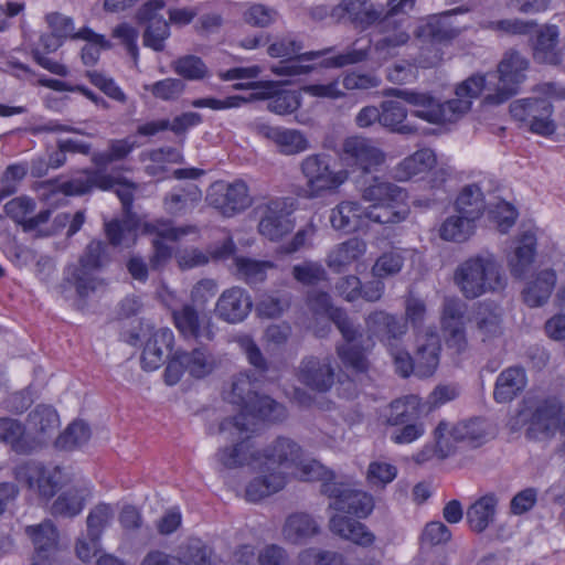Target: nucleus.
<instances>
[{
  "label": "nucleus",
  "mask_w": 565,
  "mask_h": 565,
  "mask_svg": "<svg viewBox=\"0 0 565 565\" xmlns=\"http://www.w3.org/2000/svg\"><path fill=\"white\" fill-rule=\"evenodd\" d=\"M454 282L466 299L501 291L507 284L501 265L490 253L478 254L459 264Z\"/></svg>",
  "instance_id": "obj_2"
},
{
  "label": "nucleus",
  "mask_w": 565,
  "mask_h": 565,
  "mask_svg": "<svg viewBox=\"0 0 565 565\" xmlns=\"http://www.w3.org/2000/svg\"><path fill=\"white\" fill-rule=\"evenodd\" d=\"M138 147L137 142L130 137L124 139H111L105 151L93 156V162L98 168H106L108 164L126 159L132 150Z\"/></svg>",
  "instance_id": "obj_54"
},
{
  "label": "nucleus",
  "mask_w": 565,
  "mask_h": 565,
  "mask_svg": "<svg viewBox=\"0 0 565 565\" xmlns=\"http://www.w3.org/2000/svg\"><path fill=\"white\" fill-rule=\"evenodd\" d=\"M113 515L114 511L109 504L100 503L96 505L87 516V537L99 540Z\"/></svg>",
  "instance_id": "obj_62"
},
{
  "label": "nucleus",
  "mask_w": 565,
  "mask_h": 565,
  "mask_svg": "<svg viewBox=\"0 0 565 565\" xmlns=\"http://www.w3.org/2000/svg\"><path fill=\"white\" fill-rule=\"evenodd\" d=\"M461 8L446 11L438 15H431L426 24L422 25L417 35L431 43L446 44L451 42L460 34V28L450 23L449 18L458 12H463Z\"/></svg>",
  "instance_id": "obj_32"
},
{
  "label": "nucleus",
  "mask_w": 565,
  "mask_h": 565,
  "mask_svg": "<svg viewBox=\"0 0 565 565\" xmlns=\"http://www.w3.org/2000/svg\"><path fill=\"white\" fill-rule=\"evenodd\" d=\"M120 178H115L100 170L92 171L86 177L75 178L68 181L58 182L57 179L43 181L40 188L49 193H63L64 195H82L89 192L94 186L102 190H111L119 183Z\"/></svg>",
  "instance_id": "obj_18"
},
{
  "label": "nucleus",
  "mask_w": 565,
  "mask_h": 565,
  "mask_svg": "<svg viewBox=\"0 0 565 565\" xmlns=\"http://www.w3.org/2000/svg\"><path fill=\"white\" fill-rule=\"evenodd\" d=\"M174 327L186 341L203 344L215 339V324L206 310L184 303L172 311Z\"/></svg>",
  "instance_id": "obj_13"
},
{
  "label": "nucleus",
  "mask_w": 565,
  "mask_h": 565,
  "mask_svg": "<svg viewBox=\"0 0 565 565\" xmlns=\"http://www.w3.org/2000/svg\"><path fill=\"white\" fill-rule=\"evenodd\" d=\"M362 199L372 204L366 207V220L381 225H395L404 222L409 214L406 191L380 177L362 190Z\"/></svg>",
  "instance_id": "obj_3"
},
{
  "label": "nucleus",
  "mask_w": 565,
  "mask_h": 565,
  "mask_svg": "<svg viewBox=\"0 0 565 565\" xmlns=\"http://www.w3.org/2000/svg\"><path fill=\"white\" fill-rule=\"evenodd\" d=\"M210 203L225 215L244 211L252 204L246 183L237 180L231 184H216L207 195Z\"/></svg>",
  "instance_id": "obj_23"
},
{
  "label": "nucleus",
  "mask_w": 565,
  "mask_h": 565,
  "mask_svg": "<svg viewBox=\"0 0 565 565\" xmlns=\"http://www.w3.org/2000/svg\"><path fill=\"white\" fill-rule=\"evenodd\" d=\"M89 438L90 429L88 425L82 420H76L57 437L56 446L61 449L71 450L84 445Z\"/></svg>",
  "instance_id": "obj_60"
},
{
  "label": "nucleus",
  "mask_w": 565,
  "mask_h": 565,
  "mask_svg": "<svg viewBox=\"0 0 565 565\" xmlns=\"http://www.w3.org/2000/svg\"><path fill=\"white\" fill-rule=\"evenodd\" d=\"M260 220L258 232L269 241L277 242L294 230L291 210L286 199L277 198L258 206Z\"/></svg>",
  "instance_id": "obj_17"
},
{
  "label": "nucleus",
  "mask_w": 565,
  "mask_h": 565,
  "mask_svg": "<svg viewBox=\"0 0 565 565\" xmlns=\"http://www.w3.org/2000/svg\"><path fill=\"white\" fill-rule=\"evenodd\" d=\"M365 326L371 335L379 338L388 348L395 345L407 330V324L403 319L397 318L383 310L371 312L365 318Z\"/></svg>",
  "instance_id": "obj_28"
},
{
  "label": "nucleus",
  "mask_w": 565,
  "mask_h": 565,
  "mask_svg": "<svg viewBox=\"0 0 565 565\" xmlns=\"http://www.w3.org/2000/svg\"><path fill=\"white\" fill-rule=\"evenodd\" d=\"M76 38L87 41V44L83 46L81 54L83 63L87 66H93L98 62L102 50H108L111 47L110 41L88 28L79 30Z\"/></svg>",
  "instance_id": "obj_55"
},
{
  "label": "nucleus",
  "mask_w": 565,
  "mask_h": 565,
  "mask_svg": "<svg viewBox=\"0 0 565 565\" xmlns=\"http://www.w3.org/2000/svg\"><path fill=\"white\" fill-rule=\"evenodd\" d=\"M329 529L333 534L363 547L371 546L375 541V535L365 524L344 515H333Z\"/></svg>",
  "instance_id": "obj_35"
},
{
  "label": "nucleus",
  "mask_w": 565,
  "mask_h": 565,
  "mask_svg": "<svg viewBox=\"0 0 565 565\" xmlns=\"http://www.w3.org/2000/svg\"><path fill=\"white\" fill-rule=\"evenodd\" d=\"M87 494L88 489L86 488L68 489L53 502L51 508L52 514L65 518L77 515L84 508V501Z\"/></svg>",
  "instance_id": "obj_49"
},
{
  "label": "nucleus",
  "mask_w": 565,
  "mask_h": 565,
  "mask_svg": "<svg viewBox=\"0 0 565 565\" xmlns=\"http://www.w3.org/2000/svg\"><path fill=\"white\" fill-rule=\"evenodd\" d=\"M178 561L185 565H209L210 551L201 540L191 539L181 546Z\"/></svg>",
  "instance_id": "obj_61"
},
{
  "label": "nucleus",
  "mask_w": 565,
  "mask_h": 565,
  "mask_svg": "<svg viewBox=\"0 0 565 565\" xmlns=\"http://www.w3.org/2000/svg\"><path fill=\"white\" fill-rule=\"evenodd\" d=\"M319 533V525L308 513L298 512L289 515L282 526V535L286 541L300 543Z\"/></svg>",
  "instance_id": "obj_43"
},
{
  "label": "nucleus",
  "mask_w": 565,
  "mask_h": 565,
  "mask_svg": "<svg viewBox=\"0 0 565 565\" xmlns=\"http://www.w3.org/2000/svg\"><path fill=\"white\" fill-rule=\"evenodd\" d=\"M526 384V376L521 367H508L497 377L493 397L499 403L512 401Z\"/></svg>",
  "instance_id": "obj_42"
},
{
  "label": "nucleus",
  "mask_w": 565,
  "mask_h": 565,
  "mask_svg": "<svg viewBox=\"0 0 565 565\" xmlns=\"http://www.w3.org/2000/svg\"><path fill=\"white\" fill-rule=\"evenodd\" d=\"M110 263L108 245L98 239L90 241L82 252L77 264L67 267V280L75 287L81 298L95 292L104 282L97 276Z\"/></svg>",
  "instance_id": "obj_6"
},
{
  "label": "nucleus",
  "mask_w": 565,
  "mask_h": 565,
  "mask_svg": "<svg viewBox=\"0 0 565 565\" xmlns=\"http://www.w3.org/2000/svg\"><path fill=\"white\" fill-rule=\"evenodd\" d=\"M556 433L565 434L563 403L557 398H547L533 412L526 436L531 439L552 438Z\"/></svg>",
  "instance_id": "obj_15"
},
{
  "label": "nucleus",
  "mask_w": 565,
  "mask_h": 565,
  "mask_svg": "<svg viewBox=\"0 0 565 565\" xmlns=\"http://www.w3.org/2000/svg\"><path fill=\"white\" fill-rule=\"evenodd\" d=\"M530 60L515 49L507 50L497 65L498 84L494 93L483 98V104L498 106L515 96L526 79Z\"/></svg>",
  "instance_id": "obj_7"
},
{
  "label": "nucleus",
  "mask_w": 565,
  "mask_h": 565,
  "mask_svg": "<svg viewBox=\"0 0 565 565\" xmlns=\"http://www.w3.org/2000/svg\"><path fill=\"white\" fill-rule=\"evenodd\" d=\"M341 159L351 168L362 173H370L386 160L385 152L370 138L351 136L343 140Z\"/></svg>",
  "instance_id": "obj_14"
},
{
  "label": "nucleus",
  "mask_w": 565,
  "mask_h": 565,
  "mask_svg": "<svg viewBox=\"0 0 565 565\" xmlns=\"http://www.w3.org/2000/svg\"><path fill=\"white\" fill-rule=\"evenodd\" d=\"M256 383L257 379L254 376V373L241 372L232 376L228 388L224 391V398L228 403L241 407V413L234 417L225 418L220 424L221 433L227 431L234 435L235 431L237 435H241L252 431L249 424L246 422L245 411L250 407L252 402L258 395Z\"/></svg>",
  "instance_id": "obj_10"
},
{
  "label": "nucleus",
  "mask_w": 565,
  "mask_h": 565,
  "mask_svg": "<svg viewBox=\"0 0 565 565\" xmlns=\"http://www.w3.org/2000/svg\"><path fill=\"white\" fill-rule=\"evenodd\" d=\"M143 88L158 99L174 100L184 92L185 84L180 78L169 77L150 85H145Z\"/></svg>",
  "instance_id": "obj_63"
},
{
  "label": "nucleus",
  "mask_w": 565,
  "mask_h": 565,
  "mask_svg": "<svg viewBox=\"0 0 565 565\" xmlns=\"http://www.w3.org/2000/svg\"><path fill=\"white\" fill-rule=\"evenodd\" d=\"M473 222L475 220H470L460 213L448 216L439 227V236L447 242H465L473 233Z\"/></svg>",
  "instance_id": "obj_51"
},
{
  "label": "nucleus",
  "mask_w": 565,
  "mask_h": 565,
  "mask_svg": "<svg viewBox=\"0 0 565 565\" xmlns=\"http://www.w3.org/2000/svg\"><path fill=\"white\" fill-rule=\"evenodd\" d=\"M247 434L248 433H243L237 435V433L234 431L233 435L230 433L233 438L238 437L242 438V440L232 447H224L218 450L216 456L222 466L228 469H233L249 465L253 466V468L258 472L260 452L254 451V446L250 443L249 436Z\"/></svg>",
  "instance_id": "obj_29"
},
{
  "label": "nucleus",
  "mask_w": 565,
  "mask_h": 565,
  "mask_svg": "<svg viewBox=\"0 0 565 565\" xmlns=\"http://www.w3.org/2000/svg\"><path fill=\"white\" fill-rule=\"evenodd\" d=\"M366 252L363 239L352 237L335 245L327 257L328 267L334 273L344 271L350 265L358 262Z\"/></svg>",
  "instance_id": "obj_37"
},
{
  "label": "nucleus",
  "mask_w": 565,
  "mask_h": 565,
  "mask_svg": "<svg viewBox=\"0 0 565 565\" xmlns=\"http://www.w3.org/2000/svg\"><path fill=\"white\" fill-rule=\"evenodd\" d=\"M436 163V156L431 149L417 150L406 157L392 170L395 180L404 182L430 170Z\"/></svg>",
  "instance_id": "obj_41"
},
{
  "label": "nucleus",
  "mask_w": 565,
  "mask_h": 565,
  "mask_svg": "<svg viewBox=\"0 0 565 565\" xmlns=\"http://www.w3.org/2000/svg\"><path fill=\"white\" fill-rule=\"evenodd\" d=\"M170 36L169 23L163 20H156L148 24L143 32V45L156 52L164 50V42Z\"/></svg>",
  "instance_id": "obj_64"
},
{
  "label": "nucleus",
  "mask_w": 565,
  "mask_h": 565,
  "mask_svg": "<svg viewBox=\"0 0 565 565\" xmlns=\"http://www.w3.org/2000/svg\"><path fill=\"white\" fill-rule=\"evenodd\" d=\"M458 213L470 220H478L484 212L486 203L480 188L476 184L462 189L456 201Z\"/></svg>",
  "instance_id": "obj_50"
},
{
  "label": "nucleus",
  "mask_w": 565,
  "mask_h": 565,
  "mask_svg": "<svg viewBox=\"0 0 565 565\" xmlns=\"http://www.w3.org/2000/svg\"><path fill=\"white\" fill-rule=\"evenodd\" d=\"M407 117L406 108L396 100H384L381 103V126L392 132L401 135H414L416 127L404 124Z\"/></svg>",
  "instance_id": "obj_46"
},
{
  "label": "nucleus",
  "mask_w": 565,
  "mask_h": 565,
  "mask_svg": "<svg viewBox=\"0 0 565 565\" xmlns=\"http://www.w3.org/2000/svg\"><path fill=\"white\" fill-rule=\"evenodd\" d=\"M17 481L24 483L29 489L36 488L39 494L50 499L60 489L63 473L60 467L45 468L38 461H25L13 470Z\"/></svg>",
  "instance_id": "obj_16"
},
{
  "label": "nucleus",
  "mask_w": 565,
  "mask_h": 565,
  "mask_svg": "<svg viewBox=\"0 0 565 565\" xmlns=\"http://www.w3.org/2000/svg\"><path fill=\"white\" fill-rule=\"evenodd\" d=\"M356 42L353 46L348 49L343 53L329 56L335 51L334 46L324 47L319 51H310L302 53L303 43L302 41L292 33H288L281 36H276L274 41L267 47V54L275 58H285L298 56L306 61H313L319 57H323L320 62V66L324 68H341L344 66L358 64L366 60L369 49L355 47Z\"/></svg>",
  "instance_id": "obj_4"
},
{
  "label": "nucleus",
  "mask_w": 565,
  "mask_h": 565,
  "mask_svg": "<svg viewBox=\"0 0 565 565\" xmlns=\"http://www.w3.org/2000/svg\"><path fill=\"white\" fill-rule=\"evenodd\" d=\"M296 376L300 383L312 391L318 393L330 391L335 376L332 358L305 356L297 367Z\"/></svg>",
  "instance_id": "obj_20"
},
{
  "label": "nucleus",
  "mask_w": 565,
  "mask_h": 565,
  "mask_svg": "<svg viewBox=\"0 0 565 565\" xmlns=\"http://www.w3.org/2000/svg\"><path fill=\"white\" fill-rule=\"evenodd\" d=\"M436 452L445 459L456 452V444L462 443L469 447L481 446L487 438L486 422L479 418L449 424L441 420L434 430Z\"/></svg>",
  "instance_id": "obj_9"
},
{
  "label": "nucleus",
  "mask_w": 565,
  "mask_h": 565,
  "mask_svg": "<svg viewBox=\"0 0 565 565\" xmlns=\"http://www.w3.org/2000/svg\"><path fill=\"white\" fill-rule=\"evenodd\" d=\"M302 457L303 450L298 443L288 437H277L260 452L258 476L246 486V500L258 502L284 489L286 470L297 468Z\"/></svg>",
  "instance_id": "obj_1"
},
{
  "label": "nucleus",
  "mask_w": 565,
  "mask_h": 565,
  "mask_svg": "<svg viewBox=\"0 0 565 565\" xmlns=\"http://www.w3.org/2000/svg\"><path fill=\"white\" fill-rule=\"evenodd\" d=\"M175 74L188 81H200L207 76L209 68L203 60L195 55H184L171 62Z\"/></svg>",
  "instance_id": "obj_57"
},
{
  "label": "nucleus",
  "mask_w": 565,
  "mask_h": 565,
  "mask_svg": "<svg viewBox=\"0 0 565 565\" xmlns=\"http://www.w3.org/2000/svg\"><path fill=\"white\" fill-rule=\"evenodd\" d=\"M252 308L253 300L248 291L241 287H232L218 297L215 313L227 323H238L249 315Z\"/></svg>",
  "instance_id": "obj_27"
},
{
  "label": "nucleus",
  "mask_w": 565,
  "mask_h": 565,
  "mask_svg": "<svg viewBox=\"0 0 565 565\" xmlns=\"http://www.w3.org/2000/svg\"><path fill=\"white\" fill-rule=\"evenodd\" d=\"M511 116L531 132L551 136L556 130L552 119L553 105L546 98H522L510 104Z\"/></svg>",
  "instance_id": "obj_11"
},
{
  "label": "nucleus",
  "mask_w": 565,
  "mask_h": 565,
  "mask_svg": "<svg viewBox=\"0 0 565 565\" xmlns=\"http://www.w3.org/2000/svg\"><path fill=\"white\" fill-rule=\"evenodd\" d=\"M247 415L270 423H279L285 420L288 414L286 407L270 396L257 395L250 407L245 411L246 422L250 425Z\"/></svg>",
  "instance_id": "obj_47"
},
{
  "label": "nucleus",
  "mask_w": 565,
  "mask_h": 565,
  "mask_svg": "<svg viewBox=\"0 0 565 565\" xmlns=\"http://www.w3.org/2000/svg\"><path fill=\"white\" fill-rule=\"evenodd\" d=\"M536 237L531 231L524 232L519 238L514 254L509 258L511 275L521 278L534 260Z\"/></svg>",
  "instance_id": "obj_44"
},
{
  "label": "nucleus",
  "mask_w": 565,
  "mask_h": 565,
  "mask_svg": "<svg viewBox=\"0 0 565 565\" xmlns=\"http://www.w3.org/2000/svg\"><path fill=\"white\" fill-rule=\"evenodd\" d=\"M181 354L186 364V372L194 379L207 376L215 367L214 355L203 345L190 352L181 351Z\"/></svg>",
  "instance_id": "obj_48"
},
{
  "label": "nucleus",
  "mask_w": 565,
  "mask_h": 565,
  "mask_svg": "<svg viewBox=\"0 0 565 565\" xmlns=\"http://www.w3.org/2000/svg\"><path fill=\"white\" fill-rule=\"evenodd\" d=\"M279 18L278 11L263 3H250L242 13L243 21L254 28H268Z\"/></svg>",
  "instance_id": "obj_58"
},
{
  "label": "nucleus",
  "mask_w": 565,
  "mask_h": 565,
  "mask_svg": "<svg viewBox=\"0 0 565 565\" xmlns=\"http://www.w3.org/2000/svg\"><path fill=\"white\" fill-rule=\"evenodd\" d=\"M202 193L196 185L181 189L167 194L163 199V206L168 214L183 216L190 213L201 201Z\"/></svg>",
  "instance_id": "obj_45"
},
{
  "label": "nucleus",
  "mask_w": 565,
  "mask_h": 565,
  "mask_svg": "<svg viewBox=\"0 0 565 565\" xmlns=\"http://www.w3.org/2000/svg\"><path fill=\"white\" fill-rule=\"evenodd\" d=\"M174 342L173 332L163 328L156 331L147 341L141 354L143 370L153 371L162 365L164 358L171 352Z\"/></svg>",
  "instance_id": "obj_34"
},
{
  "label": "nucleus",
  "mask_w": 565,
  "mask_h": 565,
  "mask_svg": "<svg viewBox=\"0 0 565 565\" xmlns=\"http://www.w3.org/2000/svg\"><path fill=\"white\" fill-rule=\"evenodd\" d=\"M337 354L343 366L355 375L366 374L371 363L365 350L356 344H339L335 348Z\"/></svg>",
  "instance_id": "obj_53"
},
{
  "label": "nucleus",
  "mask_w": 565,
  "mask_h": 565,
  "mask_svg": "<svg viewBox=\"0 0 565 565\" xmlns=\"http://www.w3.org/2000/svg\"><path fill=\"white\" fill-rule=\"evenodd\" d=\"M28 424L31 429V438L38 441V448H40L56 434L60 419L53 407L38 405L28 415Z\"/></svg>",
  "instance_id": "obj_31"
},
{
  "label": "nucleus",
  "mask_w": 565,
  "mask_h": 565,
  "mask_svg": "<svg viewBox=\"0 0 565 565\" xmlns=\"http://www.w3.org/2000/svg\"><path fill=\"white\" fill-rule=\"evenodd\" d=\"M532 57L536 64L561 66L564 52L559 47V30L555 24L541 26L532 41Z\"/></svg>",
  "instance_id": "obj_24"
},
{
  "label": "nucleus",
  "mask_w": 565,
  "mask_h": 565,
  "mask_svg": "<svg viewBox=\"0 0 565 565\" xmlns=\"http://www.w3.org/2000/svg\"><path fill=\"white\" fill-rule=\"evenodd\" d=\"M320 492L331 500L330 509L360 519L366 518L374 509L373 497L349 483L324 482L321 483Z\"/></svg>",
  "instance_id": "obj_12"
},
{
  "label": "nucleus",
  "mask_w": 565,
  "mask_h": 565,
  "mask_svg": "<svg viewBox=\"0 0 565 565\" xmlns=\"http://www.w3.org/2000/svg\"><path fill=\"white\" fill-rule=\"evenodd\" d=\"M440 340L436 333H427L418 340L415 352L416 376H431L439 364Z\"/></svg>",
  "instance_id": "obj_39"
},
{
  "label": "nucleus",
  "mask_w": 565,
  "mask_h": 565,
  "mask_svg": "<svg viewBox=\"0 0 565 565\" xmlns=\"http://www.w3.org/2000/svg\"><path fill=\"white\" fill-rule=\"evenodd\" d=\"M252 129L259 137L271 141L285 156H295L310 149L308 138L300 130L274 127L260 121L252 124Z\"/></svg>",
  "instance_id": "obj_22"
},
{
  "label": "nucleus",
  "mask_w": 565,
  "mask_h": 565,
  "mask_svg": "<svg viewBox=\"0 0 565 565\" xmlns=\"http://www.w3.org/2000/svg\"><path fill=\"white\" fill-rule=\"evenodd\" d=\"M401 12H391V8L377 21L379 30L383 34L375 44V51L387 57L395 54V50L405 45L411 36L407 28L404 26L406 19H395Z\"/></svg>",
  "instance_id": "obj_25"
},
{
  "label": "nucleus",
  "mask_w": 565,
  "mask_h": 565,
  "mask_svg": "<svg viewBox=\"0 0 565 565\" xmlns=\"http://www.w3.org/2000/svg\"><path fill=\"white\" fill-rule=\"evenodd\" d=\"M0 441L19 455H29L38 449V441L31 438L24 425L11 417H0Z\"/></svg>",
  "instance_id": "obj_33"
},
{
  "label": "nucleus",
  "mask_w": 565,
  "mask_h": 565,
  "mask_svg": "<svg viewBox=\"0 0 565 565\" xmlns=\"http://www.w3.org/2000/svg\"><path fill=\"white\" fill-rule=\"evenodd\" d=\"M498 497L489 492L475 501L467 510V523L476 533L484 532L493 523L497 514Z\"/></svg>",
  "instance_id": "obj_38"
},
{
  "label": "nucleus",
  "mask_w": 565,
  "mask_h": 565,
  "mask_svg": "<svg viewBox=\"0 0 565 565\" xmlns=\"http://www.w3.org/2000/svg\"><path fill=\"white\" fill-rule=\"evenodd\" d=\"M418 399L414 395L394 399L388 406L386 423L391 426L404 425L417 415Z\"/></svg>",
  "instance_id": "obj_56"
},
{
  "label": "nucleus",
  "mask_w": 565,
  "mask_h": 565,
  "mask_svg": "<svg viewBox=\"0 0 565 565\" xmlns=\"http://www.w3.org/2000/svg\"><path fill=\"white\" fill-rule=\"evenodd\" d=\"M385 95L403 99L415 108L412 111L413 116L429 124L454 122L470 109V102L467 99L452 98L440 103L427 92L388 88Z\"/></svg>",
  "instance_id": "obj_5"
},
{
  "label": "nucleus",
  "mask_w": 565,
  "mask_h": 565,
  "mask_svg": "<svg viewBox=\"0 0 565 565\" xmlns=\"http://www.w3.org/2000/svg\"><path fill=\"white\" fill-rule=\"evenodd\" d=\"M366 218V207L354 201H343L331 210L330 223L337 231L351 233L356 231Z\"/></svg>",
  "instance_id": "obj_40"
},
{
  "label": "nucleus",
  "mask_w": 565,
  "mask_h": 565,
  "mask_svg": "<svg viewBox=\"0 0 565 565\" xmlns=\"http://www.w3.org/2000/svg\"><path fill=\"white\" fill-rule=\"evenodd\" d=\"M383 8H377L369 0H341L334 6L330 15L337 21L349 20L356 26L366 29L384 15Z\"/></svg>",
  "instance_id": "obj_26"
},
{
  "label": "nucleus",
  "mask_w": 565,
  "mask_h": 565,
  "mask_svg": "<svg viewBox=\"0 0 565 565\" xmlns=\"http://www.w3.org/2000/svg\"><path fill=\"white\" fill-rule=\"evenodd\" d=\"M145 230L148 233L156 234L158 238L152 241L153 254L150 257V266L152 269H159L168 263L172 256V249L170 246L164 244L161 239H169L177 242L183 236L194 234L198 232L195 225L184 226H172L170 221H156L153 223H147Z\"/></svg>",
  "instance_id": "obj_19"
},
{
  "label": "nucleus",
  "mask_w": 565,
  "mask_h": 565,
  "mask_svg": "<svg viewBox=\"0 0 565 565\" xmlns=\"http://www.w3.org/2000/svg\"><path fill=\"white\" fill-rule=\"evenodd\" d=\"M299 170L305 180L301 192L306 199H316L326 192L333 191L348 178L345 171L331 169L330 156L327 153H312L305 157L299 163Z\"/></svg>",
  "instance_id": "obj_8"
},
{
  "label": "nucleus",
  "mask_w": 565,
  "mask_h": 565,
  "mask_svg": "<svg viewBox=\"0 0 565 565\" xmlns=\"http://www.w3.org/2000/svg\"><path fill=\"white\" fill-rule=\"evenodd\" d=\"M24 532L34 546L31 565H60L56 558L58 532L51 520H44L36 525H28Z\"/></svg>",
  "instance_id": "obj_21"
},
{
  "label": "nucleus",
  "mask_w": 565,
  "mask_h": 565,
  "mask_svg": "<svg viewBox=\"0 0 565 565\" xmlns=\"http://www.w3.org/2000/svg\"><path fill=\"white\" fill-rule=\"evenodd\" d=\"M476 337L487 342L502 334V315L493 302H479L472 317Z\"/></svg>",
  "instance_id": "obj_30"
},
{
  "label": "nucleus",
  "mask_w": 565,
  "mask_h": 565,
  "mask_svg": "<svg viewBox=\"0 0 565 565\" xmlns=\"http://www.w3.org/2000/svg\"><path fill=\"white\" fill-rule=\"evenodd\" d=\"M556 274L553 269H544L535 275L522 290L525 305L536 308L545 305L555 288Z\"/></svg>",
  "instance_id": "obj_36"
},
{
  "label": "nucleus",
  "mask_w": 565,
  "mask_h": 565,
  "mask_svg": "<svg viewBox=\"0 0 565 565\" xmlns=\"http://www.w3.org/2000/svg\"><path fill=\"white\" fill-rule=\"evenodd\" d=\"M269 98L267 109L278 115H288L300 107V99L296 92L281 90L275 93L271 87L264 94Z\"/></svg>",
  "instance_id": "obj_59"
},
{
  "label": "nucleus",
  "mask_w": 565,
  "mask_h": 565,
  "mask_svg": "<svg viewBox=\"0 0 565 565\" xmlns=\"http://www.w3.org/2000/svg\"><path fill=\"white\" fill-rule=\"evenodd\" d=\"M234 263L238 278L248 285L263 282L267 277V270L275 267L271 262L256 260L248 257H236Z\"/></svg>",
  "instance_id": "obj_52"
}]
</instances>
